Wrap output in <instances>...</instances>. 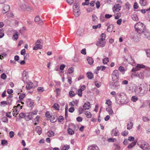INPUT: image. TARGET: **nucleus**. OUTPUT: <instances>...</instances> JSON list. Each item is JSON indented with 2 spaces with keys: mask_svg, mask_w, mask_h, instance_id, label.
I'll list each match as a JSON object with an SVG mask.
<instances>
[{
  "mask_svg": "<svg viewBox=\"0 0 150 150\" xmlns=\"http://www.w3.org/2000/svg\"><path fill=\"white\" fill-rule=\"evenodd\" d=\"M73 13L75 16L76 17H78L80 13L79 9L73 10Z\"/></svg>",
  "mask_w": 150,
  "mask_h": 150,
  "instance_id": "obj_18",
  "label": "nucleus"
},
{
  "mask_svg": "<svg viewBox=\"0 0 150 150\" xmlns=\"http://www.w3.org/2000/svg\"><path fill=\"white\" fill-rule=\"evenodd\" d=\"M136 76L142 79H143L144 78V74L142 72H140L139 74L136 75Z\"/></svg>",
  "mask_w": 150,
  "mask_h": 150,
  "instance_id": "obj_30",
  "label": "nucleus"
},
{
  "mask_svg": "<svg viewBox=\"0 0 150 150\" xmlns=\"http://www.w3.org/2000/svg\"><path fill=\"white\" fill-rule=\"evenodd\" d=\"M21 108H19L18 109H17L15 108V109L13 110L12 114L14 116L16 117V115L18 113V112L22 108V106L21 107Z\"/></svg>",
  "mask_w": 150,
  "mask_h": 150,
  "instance_id": "obj_13",
  "label": "nucleus"
},
{
  "mask_svg": "<svg viewBox=\"0 0 150 150\" xmlns=\"http://www.w3.org/2000/svg\"><path fill=\"white\" fill-rule=\"evenodd\" d=\"M68 132L70 135H72L74 133V131L73 130L70 128H69L68 129Z\"/></svg>",
  "mask_w": 150,
  "mask_h": 150,
  "instance_id": "obj_42",
  "label": "nucleus"
},
{
  "mask_svg": "<svg viewBox=\"0 0 150 150\" xmlns=\"http://www.w3.org/2000/svg\"><path fill=\"white\" fill-rule=\"evenodd\" d=\"M133 125V123L132 122H128L127 124V129L128 130H130L131 129Z\"/></svg>",
  "mask_w": 150,
  "mask_h": 150,
  "instance_id": "obj_26",
  "label": "nucleus"
},
{
  "mask_svg": "<svg viewBox=\"0 0 150 150\" xmlns=\"http://www.w3.org/2000/svg\"><path fill=\"white\" fill-rule=\"evenodd\" d=\"M35 131L39 135L41 134L42 133L41 128L39 126L36 127Z\"/></svg>",
  "mask_w": 150,
  "mask_h": 150,
  "instance_id": "obj_25",
  "label": "nucleus"
},
{
  "mask_svg": "<svg viewBox=\"0 0 150 150\" xmlns=\"http://www.w3.org/2000/svg\"><path fill=\"white\" fill-rule=\"evenodd\" d=\"M6 56V54L4 52H3L1 53V54H0V59H2Z\"/></svg>",
  "mask_w": 150,
  "mask_h": 150,
  "instance_id": "obj_41",
  "label": "nucleus"
},
{
  "mask_svg": "<svg viewBox=\"0 0 150 150\" xmlns=\"http://www.w3.org/2000/svg\"><path fill=\"white\" fill-rule=\"evenodd\" d=\"M119 70L121 72H123V74H124L125 70V68L122 66H120L119 68Z\"/></svg>",
  "mask_w": 150,
  "mask_h": 150,
  "instance_id": "obj_46",
  "label": "nucleus"
},
{
  "mask_svg": "<svg viewBox=\"0 0 150 150\" xmlns=\"http://www.w3.org/2000/svg\"><path fill=\"white\" fill-rule=\"evenodd\" d=\"M69 95L71 97H73L75 96V93L73 91H70L69 93Z\"/></svg>",
  "mask_w": 150,
  "mask_h": 150,
  "instance_id": "obj_62",
  "label": "nucleus"
},
{
  "mask_svg": "<svg viewBox=\"0 0 150 150\" xmlns=\"http://www.w3.org/2000/svg\"><path fill=\"white\" fill-rule=\"evenodd\" d=\"M53 107L56 109L57 110H59V106L58 104L56 103H55L54 104Z\"/></svg>",
  "mask_w": 150,
  "mask_h": 150,
  "instance_id": "obj_50",
  "label": "nucleus"
},
{
  "mask_svg": "<svg viewBox=\"0 0 150 150\" xmlns=\"http://www.w3.org/2000/svg\"><path fill=\"white\" fill-rule=\"evenodd\" d=\"M132 19L135 21H137L138 20L137 15L136 14H133L132 16Z\"/></svg>",
  "mask_w": 150,
  "mask_h": 150,
  "instance_id": "obj_33",
  "label": "nucleus"
},
{
  "mask_svg": "<svg viewBox=\"0 0 150 150\" xmlns=\"http://www.w3.org/2000/svg\"><path fill=\"white\" fill-rule=\"evenodd\" d=\"M113 25H110L107 28V31L108 32H111L113 30Z\"/></svg>",
  "mask_w": 150,
  "mask_h": 150,
  "instance_id": "obj_34",
  "label": "nucleus"
},
{
  "mask_svg": "<svg viewBox=\"0 0 150 150\" xmlns=\"http://www.w3.org/2000/svg\"><path fill=\"white\" fill-rule=\"evenodd\" d=\"M84 31V30L83 28H79L76 33V34L79 35H81L83 34Z\"/></svg>",
  "mask_w": 150,
  "mask_h": 150,
  "instance_id": "obj_19",
  "label": "nucleus"
},
{
  "mask_svg": "<svg viewBox=\"0 0 150 150\" xmlns=\"http://www.w3.org/2000/svg\"><path fill=\"white\" fill-rule=\"evenodd\" d=\"M140 35H142L144 38L150 40V32L145 29Z\"/></svg>",
  "mask_w": 150,
  "mask_h": 150,
  "instance_id": "obj_7",
  "label": "nucleus"
},
{
  "mask_svg": "<svg viewBox=\"0 0 150 150\" xmlns=\"http://www.w3.org/2000/svg\"><path fill=\"white\" fill-rule=\"evenodd\" d=\"M128 134V132L127 130H125L122 132L121 133L122 135L124 136H126Z\"/></svg>",
  "mask_w": 150,
  "mask_h": 150,
  "instance_id": "obj_49",
  "label": "nucleus"
},
{
  "mask_svg": "<svg viewBox=\"0 0 150 150\" xmlns=\"http://www.w3.org/2000/svg\"><path fill=\"white\" fill-rule=\"evenodd\" d=\"M119 97L118 100H119V103L117 102L119 104H124L127 103V99L126 96L123 95H122L121 94H119L118 95Z\"/></svg>",
  "mask_w": 150,
  "mask_h": 150,
  "instance_id": "obj_5",
  "label": "nucleus"
},
{
  "mask_svg": "<svg viewBox=\"0 0 150 150\" xmlns=\"http://www.w3.org/2000/svg\"><path fill=\"white\" fill-rule=\"evenodd\" d=\"M137 141L132 142L129 144L127 146V148L130 149L132 148L136 144Z\"/></svg>",
  "mask_w": 150,
  "mask_h": 150,
  "instance_id": "obj_20",
  "label": "nucleus"
},
{
  "mask_svg": "<svg viewBox=\"0 0 150 150\" xmlns=\"http://www.w3.org/2000/svg\"><path fill=\"white\" fill-rule=\"evenodd\" d=\"M127 61L130 64L133 66H135L134 61L130 55L128 56L127 59Z\"/></svg>",
  "mask_w": 150,
  "mask_h": 150,
  "instance_id": "obj_10",
  "label": "nucleus"
},
{
  "mask_svg": "<svg viewBox=\"0 0 150 150\" xmlns=\"http://www.w3.org/2000/svg\"><path fill=\"white\" fill-rule=\"evenodd\" d=\"M109 84L112 87V88L113 89H117L119 86L118 83L117 81L113 83L112 82H110Z\"/></svg>",
  "mask_w": 150,
  "mask_h": 150,
  "instance_id": "obj_9",
  "label": "nucleus"
},
{
  "mask_svg": "<svg viewBox=\"0 0 150 150\" xmlns=\"http://www.w3.org/2000/svg\"><path fill=\"white\" fill-rule=\"evenodd\" d=\"M138 145L140 148L143 150H146L149 147L148 144L142 140L139 141L138 142Z\"/></svg>",
  "mask_w": 150,
  "mask_h": 150,
  "instance_id": "obj_4",
  "label": "nucleus"
},
{
  "mask_svg": "<svg viewBox=\"0 0 150 150\" xmlns=\"http://www.w3.org/2000/svg\"><path fill=\"white\" fill-rule=\"evenodd\" d=\"M87 74L88 78L90 79H92L93 77V74L91 72L88 73Z\"/></svg>",
  "mask_w": 150,
  "mask_h": 150,
  "instance_id": "obj_37",
  "label": "nucleus"
},
{
  "mask_svg": "<svg viewBox=\"0 0 150 150\" xmlns=\"http://www.w3.org/2000/svg\"><path fill=\"white\" fill-rule=\"evenodd\" d=\"M64 117L62 116H59L58 119V121L61 122L64 120Z\"/></svg>",
  "mask_w": 150,
  "mask_h": 150,
  "instance_id": "obj_51",
  "label": "nucleus"
},
{
  "mask_svg": "<svg viewBox=\"0 0 150 150\" xmlns=\"http://www.w3.org/2000/svg\"><path fill=\"white\" fill-rule=\"evenodd\" d=\"M35 21L38 23V24L40 25H42V21L40 20V17L38 16H37L35 18Z\"/></svg>",
  "mask_w": 150,
  "mask_h": 150,
  "instance_id": "obj_16",
  "label": "nucleus"
},
{
  "mask_svg": "<svg viewBox=\"0 0 150 150\" xmlns=\"http://www.w3.org/2000/svg\"><path fill=\"white\" fill-rule=\"evenodd\" d=\"M18 38V32H16L14 33L13 35V40H16Z\"/></svg>",
  "mask_w": 150,
  "mask_h": 150,
  "instance_id": "obj_32",
  "label": "nucleus"
},
{
  "mask_svg": "<svg viewBox=\"0 0 150 150\" xmlns=\"http://www.w3.org/2000/svg\"><path fill=\"white\" fill-rule=\"evenodd\" d=\"M106 67L104 66H100L97 67V69L98 71H99L101 70L103 71L105 70L106 68Z\"/></svg>",
  "mask_w": 150,
  "mask_h": 150,
  "instance_id": "obj_36",
  "label": "nucleus"
},
{
  "mask_svg": "<svg viewBox=\"0 0 150 150\" xmlns=\"http://www.w3.org/2000/svg\"><path fill=\"white\" fill-rule=\"evenodd\" d=\"M105 38V35L104 33L102 34L96 43V45L101 47H104L106 43Z\"/></svg>",
  "mask_w": 150,
  "mask_h": 150,
  "instance_id": "obj_2",
  "label": "nucleus"
},
{
  "mask_svg": "<svg viewBox=\"0 0 150 150\" xmlns=\"http://www.w3.org/2000/svg\"><path fill=\"white\" fill-rule=\"evenodd\" d=\"M10 8L9 6L8 5H5L3 8L2 12L4 13H5L7 12H8L10 10Z\"/></svg>",
  "mask_w": 150,
  "mask_h": 150,
  "instance_id": "obj_11",
  "label": "nucleus"
},
{
  "mask_svg": "<svg viewBox=\"0 0 150 150\" xmlns=\"http://www.w3.org/2000/svg\"><path fill=\"white\" fill-rule=\"evenodd\" d=\"M26 117H27L28 120H30L33 117L32 115V114L31 112L27 113L26 115H25Z\"/></svg>",
  "mask_w": 150,
  "mask_h": 150,
  "instance_id": "obj_24",
  "label": "nucleus"
},
{
  "mask_svg": "<svg viewBox=\"0 0 150 150\" xmlns=\"http://www.w3.org/2000/svg\"><path fill=\"white\" fill-rule=\"evenodd\" d=\"M9 137L11 138L13 137L14 135V133L13 131H11L9 133Z\"/></svg>",
  "mask_w": 150,
  "mask_h": 150,
  "instance_id": "obj_57",
  "label": "nucleus"
},
{
  "mask_svg": "<svg viewBox=\"0 0 150 150\" xmlns=\"http://www.w3.org/2000/svg\"><path fill=\"white\" fill-rule=\"evenodd\" d=\"M88 150H99L98 147L97 146L95 145H92L88 147Z\"/></svg>",
  "mask_w": 150,
  "mask_h": 150,
  "instance_id": "obj_17",
  "label": "nucleus"
},
{
  "mask_svg": "<svg viewBox=\"0 0 150 150\" xmlns=\"http://www.w3.org/2000/svg\"><path fill=\"white\" fill-rule=\"evenodd\" d=\"M138 99V98L136 96H133L131 98L132 100L134 102H136Z\"/></svg>",
  "mask_w": 150,
  "mask_h": 150,
  "instance_id": "obj_44",
  "label": "nucleus"
},
{
  "mask_svg": "<svg viewBox=\"0 0 150 150\" xmlns=\"http://www.w3.org/2000/svg\"><path fill=\"white\" fill-rule=\"evenodd\" d=\"M4 36V33L2 29H0V38H3Z\"/></svg>",
  "mask_w": 150,
  "mask_h": 150,
  "instance_id": "obj_47",
  "label": "nucleus"
},
{
  "mask_svg": "<svg viewBox=\"0 0 150 150\" xmlns=\"http://www.w3.org/2000/svg\"><path fill=\"white\" fill-rule=\"evenodd\" d=\"M74 68L72 67L69 68L68 70V73L69 74L72 73L74 71Z\"/></svg>",
  "mask_w": 150,
  "mask_h": 150,
  "instance_id": "obj_39",
  "label": "nucleus"
},
{
  "mask_svg": "<svg viewBox=\"0 0 150 150\" xmlns=\"http://www.w3.org/2000/svg\"><path fill=\"white\" fill-rule=\"evenodd\" d=\"M73 10L76 9H79V4L77 3H74L73 6Z\"/></svg>",
  "mask_w": 150,
  "mask_h": 150,
  "instance_id": "obj_38",
  "label": "nucleus"
},
{
  "mask_svg": "<svg viewBox=\"0 0 150 150\" xmlns=\"http://www.w3.org/2000/svg\"><path fill=\"white\" fill-rule=\"evenodd\" d=\"M42 48V46L41 45H35L33 48V50H36L39 49H41Z\"/></svg>",
  "mask_w": 150,
  "mask_h": 150,
  "instance_id": "obj_35",
  "label": "nucleus"
},
{
  "mask_svg": "<svg viewBox=\"0 0 150 150\" xmlns=\"http://www.w3.org/2000/svg\"><path fill=\"white\" fill-rule=\"evenodd\" d=\"M146 52L147 57H150V49H147Z\"/></svg>",
  "mask_w": 150,
  "mask_h": 150,
  "instance_id": "obj_53",
  "label": "nucleus"
},
{
  "mask_svg": "<svg viewBox=\"0 0 150 150\" xmlns=\"http://www.w3.org/2000/svg\"><path fill=\"white\" fill-rule=\"evenodd\" d=\"M120 8L121 6L119 4H116L114 6L113 11L114 12H115V11L116 12L119 11L120 10Z\"/></svg>",
  "mask_w": 150,
  "mask_h": 150,
  "instance_id": "obj_12",
  "label": "nucleus"
},
{
  "mask_svg": "<svg viewBox=\"0 0 150 150\" xmlns=\"http://www.w3.org/2000/svg\"><path fill=\"white\" fill-rule=\"evenodd\" d=\"M69 148V146L66 145H63L62 146V150H67Z\"/></svg>",
  "mask_w": 150,
  "mask_h": 150,
  "instance_id": "obj_31",
  "label": "nucleus"
},
{
  "mask_svg": "<svg viewBox=\"0 0 150 150\" xmlns=\"http://www.w3.org/2000/svg\"><path fill=\"white\" fill-rule=\"evenodd\" d=\"M128 140L130 142H132L134 140V138L133 137L130 136L128 137Z\"/></svg>",
  "mask_w": 150,
  "mask_h": 150,
  "instance_id": "obj_59",
  "label": "nucleus"
},
{
  "mask_svg": "<svg viewBox=\"0 0 150 150\" xmlns=\"http://www.w3.org/2000/svg\"><path fill=\"white\" fill-rule=\"evenodd\" d=\"M95 85L97 87L99 88L100 86L101 83L100 82H98L97 81H96L95 82Z\"/></svg>",
  "mask_w": 150,
  "mask_h": 150,
  "instance_id": "obj_64",
  "label": "nucleus"
},
{
  "mask_svg": "<svg viewBox=\"0 0 150 150\" xmlns=\"http://www.w3.org/2000/svg\"><path fill=\"white\" fill-rule=\"evenodd\" d=\"M25 97V94H20L19 96V98L20 99H23Z\"/></svg>",
  "mask_w": 150,
  "mask_h": 150,
  "instance_id": "obj_60",
  "label": "nucleus"
},
{
  "mask_svg": "<svg viewBox=\"0 0 150 150\" xmlns=\"http://www.w3.org/2000/svg\"><path fill=\"white\" fill-rule=\"evenodd\" d=\"M2 121L3 122H4L7 123L8 122V119L6 117H3L2 118Z\"/></svg>",
  "mask_w": 150,
  "mask_h": 150,
  "instance_id": "obj_61",
  "label": "nucleus"
},
{
  "mask_svg": "<svg viewBox=\"0 0 150 150\" xmlns=\"http://www.w3.org/2000/svg\"><path fill=\"white\" fill-rule=\"evenodd\" d=\"M108 58H105L103 60V62L104 64H105L107 63L108 62Z\"/></svg>",
  "mask_w": 150,
  "mask_h": 150,
  "instance_id": "obj_55",
  "label": "nucleus"
},
{
  "mask_svg": "<svg viewBox=\"0 0 150 150\" xmlns=\"http://www.w3.org/2000/svg\"><path fill=\"white\" fill-rule=\"evenodd\" d=\"M145 67V66L142 64H138L136 67L133 68L132 71H134L139 70L141 69H143Z\"/></svg>",
  "mask_w": 150,
  "mask_h": 150,
  "instance_id": "obj_8",
  "label": "nucleus"
},
{
  "mask_svg": "<svg viewBox=\"0 0 150 150\" xmlns=\"http://www.w3.org/2000/svg\"><path fill=\"white\" fill-rule=\"evenodd\" d=\"M87 60L88 63L90 65H91L93 63V60L92 58L91 57H88L87 58Z\"/></svg>",
  "mask_w": 150,
  "mask_h": 150,
  "instance_id": "obj_29",
  "label": "nucleus"
},
{
  "mask_svg": "<svg viewBox=\"0 0 150 150\" xmlns=\"http://www.w3.org/2000/svg\"><path fill=\"white\" fill-rule=\"evenodd\" d=\"M47 135L49 137H52L54 135V133L52 131H49L47 133Z\"/></svg>",
  "mask_w": 150,
  "mask_h": 150,
  "instance_id": "obj_28",
  "label": "nucleus"
},
{
  "mask_svg": "<svg viewBox=\"0 0 150 150\" xmlns=\"http://www.w3.org/2000/svg\"><path fill=\"white\" fill-rule=\"evenodd\" d=\"M105 104L108 105V107H112V102L110 100H107Z\"/></svg>",
  "mask_w": 150,
  "mask_h": 150,
  "instance_id": "obj_40",
  "label": "nucleus"
},
{
  "mask_svg": "<svg viewBox=\"0 0 150 150\" xmlns=\"http://www.w3.org/2000/svg\"><path fill=\"white\" fill-rule=\"evenodd\" d=\"M83 108L85 110H88L91 107L90 106V103L88 102L85 103L83 105Z\"/></svg>",
  "mask_w": 150,
  "mask_h": 150,
  "instance_id": "obj_15",
  "label": "nucleus"
},
{
  "mask_svg": "<svg viewBox=\"0 0 150 150\" xmlns=\"http://www.w3.org/2000/svg\"><path fill=\"white\" fill-rule=\"evenodd\" d=\"M33 86V84L31 82H29L28 83L26 86V88L27 90H29L32 88Z\"/></svg>",
  "mask_w": 150,
  "mask_h": 150,
  "instance_id": "obj_22",
  "label": "nucleus"
},
{
  "mask_svg": "<svg viewBox=\"0 0 150 150\" xmlns=\"http://www.w3.org/2000/svg\"><path fill=\"white\" fill-rule=\"evenodd\" d=\"M23 81L25 82L27 79L28 77V76L27 73L25 72H24L23 74Z\"/></svg>",
  "mask_w": 150,
  "mask_h": 150,
  "instance_id": "obj_27",
  "label": "nucleus"
},
{
  "mask_svg": "<svg viewBox=\"0 0 150 150\" xmlns=\"http://www.w3.org/2000/svg\"><path fill=\"white\" fill-rule=\"evenodd\" d=\"M119 72L118 70H114L112 74V77L113 81H117L119 78Z\"/></svg>",
  "mask_w": 150,
  "mask_h": 150,
  "instance_id": "obj_6",
  "label": "nucleus"
},
{
  "mask_svg": "<svg viewBox=\"0 0 150 150\" xmlns=\"http://www.w3.org/2000/svg\"><path fill=\"white\" fill-rule=\"evenodd\" d=\"M83 109L82 107H80L78 108V112L79 114H81L83 113Z\"/></svg>",
  "mask_w": 150,
  "mask_h": 150,
  "instance_id": "obj_54",
  "label": "nucleus"
},
{
  "mask_svg": "<svg viewBox=\"0 0 150 150\" xmlns=\"http://www.w3.org/2000/svg\"><path fill=\"white\" fill-rule=\"evenodd\" d=\"M6 77L7 76L5 73H3L1 74V78L2 79L4 80L6 79Z\"/></svg>",
  "mask_w": 150,
  "mask_h": 150,
  "instance_id": "obj_56",
  "label": "nucleus"
},
{
  "mask_svg": "<svg viewBox=\"0 0 150 150\" xmlns=\"http://www.w3.org/2000/svg\"><path fill=\"white\" fill-rule=\"evenodd\" d=\"M135 92L140 96H143L146 93L147 91V88L146 85L142 87H137L135 88L134 90Z\"/></svg>",
  "mask_w": 150,
  "mask_h": 150,
  "instance_id": "obj_3",
  "label": "nucleus"
},
{
  "mask_svg": "<svg viewBox=\"0 0 150 150\" xmlns=\"http://www.w3.org/2000/svg\"><path fill=\"white\" fill-rule=\"evenodd\" d=\"M116 140V139L115 138H110L108 139V141L109 142H113Z\"/></svg>",
  "mask_w": 150,
  "mask_h": 150,
  "instance_id": "obj_52",
  "label": "nucleus"
},
{
  "mask_svg": "<svg viewBox=\"0 0 150 150\" xmlns=\"http://www.w3.org/2000/svg\"><path fill=\"white\" fill-rule=\"evenodd\" d=\"M92 18L93 21L96 22L97 21V18L96 15L93 14L92 16Z\"/></svg>",
  "mask_w": 150,
  "mask_h": 150,
  "instance_id": "obj_45",
  "label": "nucleus"
},
{
  "mask_svg": "<svg viewBox=\"0 0 150 150\" xmlns=\"http://www.w3.org/2000/svg\"><path fill=\"white\" fill-rule=\"evenodd\" d=\"M135 30L140 35L146 29L145 26L142 23L139 22L137 23L134 26Z\"/></svg>",
  "mask_w": 150,
  "mask_h": 150,
  "instance_id": "obj_1",
  "label": "nucleus"
},
{
  "mask_svg": "<svg viewBox=\"0 0 150 150\" xmlns=\"http://www.w3.org/2000/svg\"><path fill=\"white\" fill-rule=\"evenodd\" d=\"M85 114L86 115L87 118H90L91 117V114L90 112L88 111L86 112Z\"/></svg>",
  "mask_w": 150,
  "mask_h": 150,
  "instance_id": "obj_43",
  "label": "nucleus"
},
{
  "mask_svg": "<svg viewBox=\"0 0 150 150\" xmlns=\"http://www.w3.org/2000/svg\"><path fill=\"white\" fill-rule=\"evenodd\" d=\"M106 110L110 115H112L113 114V112L112 110V107H108L106 108Z\"/></svg>",
  "mask_w": 150,
  "mask_h": 150,
  "instance_id": "obj_21",
  "label": "nucleus"
},
{
  "mask_svg": "<svg viewBox=\"0 0 150 150\" xmlns=\"http://www.w3.org/2000/svg\"><path fill=\"white\" fill-rule=\"evenodd\" d=\"M82 90L79 89L78 91V95L79 96H82Z\"/></svg>",
  "mask_w": 150,
  "mask_h": 150,
  "instance_id": "obj_63",
  "label": "nucleus"
},
{
  "mask_svg": "<svg viewBox=\"0 0 150 150\" xmlns=\"http://www.w3.org/2000/svg\"><path fill=\"white\" fill-rule=\"evenodd\" d=\"M111 135L112 136H117L119 135V132L116 129H112L111 132Z\"/></svg>",
  "mask_w": 150,
  "mask_h": 150,
  "instance_id": "obj_14",
  "label": "nucleus"
},
{
  "mask_svg": "<svg viewBox=\"0 0 150 150\" xmlns=\"http://www.w3.org/2000/svg\"><path fill=\"white\" fill-rule=\"evenodd\" d=\"M139 3L142 6H145L147 4L146 0H140Z\"/></svg>",
  "mask_w": 150,
  "mask_h": 150,
  "instance_id": "obj_23",
  "label": "nucleus"
},
{
  "mask_svg": "<svg viewBox=\"0 0 150 150\" xmlns=\"http://www.w3.org/2000/svg\"><path fill=\"white\" fill-rule=\"evenodd\" d=\"M142 120H143L144 122H147L149 120V119L148 118L146 117H143Z\"/></svg>",
  "mask_w": 150,
  "mask_h": 150,
  "instance_id": "obj_58",
  "label": "nucleus"
},
{
  "mask_svg": "<svg viewBox=\"0 0 150 150\" xmlns=\"http://www.w3.org/2000/svg\"><path fill=\"white\" fill-rule=\"evenodd\" d=\"M101 26V24H99L97 25L93 26L92 28L93 29H96L98 28H100Z\"/></svg>",
  "mask_w": 150,
  "mask_h": 150,
  "instance_id": "obj_48",
  "label": "nucleus"
}]
</instances>
